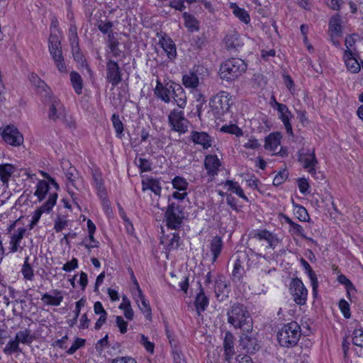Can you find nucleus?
I'll use <instances>...</instances> for the list:
<instances>
[{
    "mask_svg": "<svg viewBox=\"0 0 363 363\" xmlns=\"http://www.w3.org/2000/svg\"><path fill=\"white\" fill-rule=\"evenodd\" d=\"M276 109L279 113V118L282 121L287 134L293 135L292 125L290 123V120L293 117L291 112L286 104L279 102H276Z\"/></svg>",
    "mask_w": 363,
    "mask_h": 363,
    "instance_id": "nucleus-13",
    "label": "nucleus"
},
{
    "mask_svg": "<svg viewBox=\"0 0 363 363\" xmlns=\"http://www.w3.org/2000/svg\"><path fill=\"white\" fill-rule=\"evenodd\" d=\"M220 166V162L216 155H208L205 157L204 167L209 175H216Z\"/></svg>",
    "mask_w": 363,
    "mask_h": 363,
    "instance_id": "nucleus-19",
    "label": "nucleus"
},
{
    "mask_svg": "<svg viewBox=\"0 0 363 363\" xmlns=\"http://www.w3.org/2000/svg\"><path fill=\"white\" fill-rule=\"evenodd\" d=\"M142 190H150L156 196H160L162 192V186L159 179L153 177H147L142 180Z\"/></svg>",
    "mask_w": 363,
    "mask_h": 363,
    "instance_id": "nucleus-20",
    "label": "nucleus"
},
{
    "mask_svg": "<svg viewBox=\"0 0 363 363\" xmlns=\"http://www.w3.org/2000/svg\"><path fill=\"white\" fill-rule=\"evenodd\" d=\"M352 343L357 347L363 348V329L359 328L353 330Z\"/></svg>",
    "mask_w": 363,
    "mask_h": 363,
    "instance_id": "nucleus-50",
    "label": "nucleus"
},
{
    "mask_svg": "<svg viewBox=\"0 0 363 363\" xmlns=\"http://www.w3.org/2000/svg\"><path fill=\"white\" fill-rule=\"evenodd\" d=\"M135 162L137 164V166L138 167V168L140 169L141 172H149V171H151V169H152V163L147 159L142 158V157H139V158L136 157L135 160Z\"/></svg>",
    "mask_w": 363,
    "mask_h": 363,
    "instance_id": "nucleus-51",
    "label": "nucleus"
},
{
    "mask_svg": "<svg viewBox=\"0 0 363 363\" xmlns=\"http://www.w3.org/2000/svg\"><path fill=\"white\" fill-rule=\"evenodd\" d=\"M176 84L172 81L162 83L157 79L156 80V86L154 89V94L161 101L168 104L171 101L172 92Z\"/></svg>",
    "mask_w": 363,
    "mask_h": 363,
    "instance_id": "nucleus-9",
    "label": "nucleus"
},
{
    "mask_svg": "<svg viewBox=\"0 0 363 363\" xmlns=\"http://www.w3.org/2000/svg\"><path fill=\"white\" fill-rule=\"evenodd\" d=\"M228 323L235 329L244 333H251L253 321L247 307L241 303H234L227 311Z\"/></svg>",
    "mask_w": 363,
    "mask_h": 363,
    "instance_id": "nucleus-1",
    "label": "nucleus"
},
{
    "mask_svg": "<svg viewBox=\"0 0 363 363\" xmlns=\"http://www.w3.org/2000/svg\"><path fill=\"white\" fill-rule=\"evenodd\" d=\"M296 218L303 222L308 221L310 218L309 214L303 206L296 204L295 206V212H294Z\"/></svg>",
    "mask_w": 363,
    "mask_h": 363,
    "instance_id": "nucleus-48",
    "label": "nucleus"
},
{
    "mask_svg": "<svg viewBox=\"0 0 363 363\" xmlns=\"http://www.w3.org/2000/svg\"><path fill=\"white\" fill-rule=\"evenodd\" d=\"M91 175L93 179V185L96 190L98 196L107 194L101 172L99 169H94L92 170Z\"/></svg>",
    "mask_w": 363,
    "mask_h": 363,
    "instance_id": "nucleus-25",
    "label": "nucleus"
},
{
    "mask_svg": "<svg viewBox=\"0 0 363 363\" xmlns=\"http://www.w3.org/2000/svg\"><path fill=\"white\" fill-rule=\"evenodd\" d=\"M173 188L181 191H186L188 188L189 183L186 180L179 176H176L172 181Z\"/></svg>",
    "mask_w": 363,
    "mask_h": 363,
    "instance_id": "nucleus-46",
    "label": "nucleus"
},
{
    "mask_svg": "<svg viewBox=\"0 0 363 363\" xmlns=\"http://www.w3.org/2000/svg\"><path fill=\"white\" fill-rule=\"evenodd\" d=\"M57 199V191H55L54 193H51L49 195V197H48V199L47 200V201L44 204H43L41 206L38 208V209L43 213H50L52 211L54 206L55 205Z\"/></svg>",
    "mask_w": 363,
    "mask_h": 363,
    "instance_id": "nucleus-39",
    "label": "nucleus"
},
{
    "mask_svg": "<svg viewBox=\"0 0 363 363\" xmlns=\"http://www.w3.org/2000/svg\"><path fill=\"white\" fill-rule=\"evenodd\" d=\"M281 145V135L279 133H270L265 138L264 147L275 152Z\"/></svg>",
    "mask_w": 363,
    "mask_h": 363,
    "instance_id": "nucleus-29",
    "label": "nucleus"
},
{
    "mask_svg": "<svg viewBox=\"0 0 363 363\" xmlns=\"http://www.w3.org/2000/svg\"><path fill=\"white\" fill-rule=\"evenodd\" d=\"M235 337L232 333L227 332L225 335L223 340L224 354L225 359L227 362H230L234 356L235 347H234Z\"/></svg>",
    "mask_w": 363,
    "mask_h": 363,
    "instance_id": "nucleus-17",
    "label": "nucleus"
},
{
    "mask_svg": "<svg viewBox=\"0 0 363 363\" xmlns=\"http://www.w3.org/2000/svg\"><path fill=\"white\" fill-rule=\"evenodd\" d=\"M111 121L116 130L117 137L121 138V135L123 131V124L121 121L119 116L116 113L113 114Z\"/></svg>",
    "mask_w": 363,
    "mask_h": 363,
    "instance_id": "nucleus-54",
    "label": "nucleus"
},
{
    "mask_svg": "<svg viewBox=\"0 0 363 363\" xmlns=\"http://www.w3.org/2000/svg\"><path fill=\"white\" fill-rule=\"evenodd\" d=\"M4 352L7 355H11L16 352H22V350L19 347V343L16 340H11L8 342L6 347L4 348Z\"/></svg>",
    "mask_w": 363,
    "mask_h": 363,
    "instance_id": "nucleus-45",
    "label": "nucleus"
},
{
    "mask_svg": "<svg viewBox=\"0 0 363 363\" xmlns=\"http://www.w3.org/2000/svg\"><path fill=\"white\" fill-rule=\"evenodd\" d=\"M63 164V169H65V166L68 167V168L65 172L67 179L74 187L77 189V181L79 179V174L78 171L74 167L71 166L69 162H67V164L64 163Z\"/></svg>",
    "mask_w": 363,
    "mask_h": 363,
    "instance_id": "nucleus-34",
    "label": "nucleus"
},
{
    "mask_svg": "<svg viewBox=\"0 0 363 363\" xmlns=\"http://www.w3.org/2000/svg\"><path fill=\"white\" fill-rule=\"evenodd\" d=\"M191 139L194 143L201 145L203 149H208L212 145L211 137L205 132L192 131Z\"/></svg>",
    "mask_w": 363,
    "mask_h": 363,
    "instance_id": "nucleus-18",
    "label": "nucleus"
},
{
    "mask_svg": "<svg viewBox=\"0 0 363 363\" xmlns=\"http://www.w3.org/2000/svg\"><path fill=\"white\" fill-rule=\"evenodd\" d=\"M182 16L184 21V26L188 28L189 31L194 32L199 30V21L195 16L187 12H184Z\"/></svg>",
    "mask_w": 363,
    "mask_h": 363,
    "instance_id": "nucleus-32",
    "label": "nucleus"
},
{
    "mask_svg": "<svg viewBox=\"0 0 363 363\" xmlns=\"http://www.w3.org/2000/svg\"><path fill=\"white\" fill-rule=\"evenodd\" d=\"M242 271L243 267H242V262H241V257L238 256L236 259L234 266H233V270L232 273V276L233 277V279H237L239 281L242 276Z\"/></svg>",
    "mask_w": 363,
    "mask_h": 363,
    "instance_id": "nucleus-49",
    "label": "nucleus"
},
{
    "mask_svg": "<svg viewBox=\"0 0 363 363\" xmlns=\"http://www.w3.org/2000/svg\"><path fill=\"white\" fill-rule=\"evenodd\" d=\"M252 237L259 240H266L269 244V247L272 249H274L279 242V239L277 236L266 229L255 231Z\"/></svg>",
    "mask_w": 363,
    "mask_h": 363,
    "instance_id": "nucleus-14",
    "label": "nucleus"
},
{
    "mask_svg": "<svg viewBox=\"0 0 363 363\" xmlns=\"http://www.w3.org/2000/svg\"><path fill=\"white\" fill-rule=\"evenodd\" d=\"M199 292L196 294L194 305L196 308L197 313L199 315L201 312L206 310L209 303V299L204 292V289L200 281H198Z\"/></svg>",
    "mask_w": 363,
    "mask_h": 363,
    "instance_id": "nucleus-16",
    "label": "nucleus"
},
{
    "mask_svg": "<svg viewBox=\"0 0 363 363\" xmlns=\"http://www.w3.org/2000/svg\"><path fill=\"white\" fill-rule=\"evenodd\" d=\"M52 294H49L48 293L44 294L41 298L42 301L46 305L55 306H60L63 300L62 291L55 289L52 290Z\"/></svg>",
    "mask_w": 363,
    "mask_h": 363,
    "instance_id": "nucleus-21",
    "label": "nucleus"
},
{
    "mask_svg": "<svg viewBox=\"0 0 363 363\" xmlns=\"http://www.w3.org/2000/svg\"><path fill=\"white\" fill-rule=\"evenodd\" d=\"M168 123L171 130L179 134L188 131L189 121L184 117V112L178 109H173L168 116Z\"/></svg>",
    "mask_w": 363,
    "mask_h": 363,
    "instance_id": "nucleus-7",
    "label": "nucleus"
},
{
    "mask_svg": "<svg viewBox=\"0 0 363 363\" xmlns=\"http://www.w3.org/2000/svg\"><path fill=\"white\" fill-rule=\"evenodd\" d=\"M225 186H228L229 190L233 191L238 196H239L247 202L249 201L248 198L245 196L243 190L238 182H233L232 180H227L225 183Z\"/></svg>",
    "mask_w": 363,
    "mask_h": 363,
    "instance_id": "nucleus-42",
    "label": "nucleus"
},
{
    "mask_svg": "<svg viewBox=\"0 0 363 363\" xmlns=\"http://www.w3.org/2000/svg\"><path fill=\"white\" fill-rule=\"evenodd\" d=\"M328 32L339 36L342 35V18L338 13L330 17L328 22Z\"/></svg>",
    "mask_w": 363,
    "mask_h": 363,
    "instance_id": "nucleus-26",
    "label": "nucleus"
},
{
    "mask_svg": "<svg viewBox=\"0 0 363 363\" xmlns=\"http://www.w3.org/2000/svg\"><path fill=\"white\" fill-rule=\"evenodd\" d=\"M16 169V167L10 163H3L0 164V180L4 185H8Z\"/></svg>",
    "mask_w": 363,
    "mask_h": 363,
    "instance_id": "nucleus-23",
    "label": "nucleus"
},
{
    "mask_svg": "<svg viewBox=\"0 0 363 363\" xmlns=\"http://www.w3.org/2000/svg\"><path fill=\"white\" fill-rule=\"evenodd\" d=\"M231 96L226 91H220L210 101V106L215 116L220 118L227 113L230 107Z\"/></svg>",
    "mask_w": 363,
    "mask_h": 363,
    "instance_id": "nucleus-6",
    "label": "nucleus"
},
{
    "mask_svg": "<svg viewBox=\"0 0 363 363\" xmlns=\"http://www.w3.org/2000/svg\"><path fill=\"white\" fill-rule=\"evenodd\" d=\"M290 291L296 304L299 306L306 304L308 297V290L300 279H292L290 284Z\"/></svg>",
    "mask_w": 363,
    "mask_h": 363,
    "instance_id": "nucleus-8",
    "label": "nucleus"
},
{
    "mask_svg": "<svg viewBox=\"0 0 363 363\" xmlns=\"http://www.w3.org/2000/svg\"><path fill=\"white\" fill-rule=\"evenodd\" d=\"M70 81L76 94H81L83 89V80L81 75L75 71L71 72Z\"/></svg>",
    "mask_w": 363,
    "mask_h": 363,
    "instance_id": "nucleus-38",
    "label": "nucleus"
},
{
    "mask_svg": "<svg viewBox=\"0 0 363 363\" xmlns=\"http://www.w3.org/2000/svg\"><path fill=\"white\" fill-rule=\"evenodd\" d=\"M160 45L163 50L166 52L167 57L169 59H174L177 56L176 46L171 38H162L160 39Z\"/></svg>",
    "mask_w": 363,
    "mask_h": 363,
    "instance_id": "nucleus-30",
    "label": "nucleus"
},
{
    "mask_svg": "<svg viewBox=\"0 0 363 363\" xmlns=\"http://www.w3.org/2000/svg\"><path fill=\"white\" fill-rule=\"evenodd\" d=\"M230 7L233 9V14L242 22L248 24L250 22L249 13L244 9L240 8L235 3H230Z\"/></svg>",
    "mask_w": 363,
    "mask_h": 363,
    "instance_id": "nucleus-35",
    "label": "nucleus"
},
{
    "mask_svg": "<svg viewBox=\"0 0 363 363\" xmlns=\"http://www.w3.org/2000/svg\"><path fill=\"white\" fill-rule=\"evenodd\" d=\"M339 308L345 318L351 317L350 305L345 299H341L339 302Z\"/></svg>",
    "mask_w": 363,
    "mask_h": 363,
    "instance_id": "nucleus-63",
    "label": "nucleus"
},
{
    "mask_svg": "<svg viewBox=\"0 0 363 363\" xmlns=\"http://www.w3.org/2000/svg\"><path fill=\"white\" fill-rule=\"evenodd\" d=\"M3 140L9 145L18 147L23 143V135L14 125H7L2 133Z\"/></svg>",
    "mask_w": 363,
    "mask_h": 363,
    "instance_id": "nucleus-12",
    "label": "nucleus"
},
{
    "mask_svg": "<svg viewBox=\"0 0 363 363\" xmlns=\"http://www.w3.org/2000/svg\"><path fill=\"white\" fill-rule=\"evenodd\" d=\"M343 60L347 69L352 73H357L360 71L361 67L356 58L353 57L352 51L345 50Z\"/></svg>",
    "mask_w": 363,
    "mask_h": 363,
    "instance_id": "nucleus-24",
    "label": "nucleus"
},
{
    "mask_svg": "<svg viewBox=\"0 0 363 363\" xmlns=\"http://www.w3.org/2000/svg\"><path fill=\"white\" fill-rule=\"evenodd\" d=\"M247 69V64L240 58L232 57L226 60L220 66L219 74L227 82L238 79Z\"/></svg>",
    "mask_w": 363,
    "mask_h": 363,
    "instance_id": "nucleus-2",
    "label": "nucleus"
},
{
    "mask_svg": "<svg viewBox=\"0 0 363 363\" xmlns=\"http://www.w3.org/2000/svg\"><path fill=\"white\" fill-rule=\"evenodd\" d=\"M49 189L50 186L48 182L45 180H40L37 184L35 196L38 198L39 201H42L45 199Z\"/></svg>",
    "mask_w": 363,
    "mask_h": 363,
    "instance_id": "nucleus-40",
    "label": "nucleus"
},
{
    "mask_svg": "<svg viewBox=\"0 0 363 363\" xmlns=\"http://www.w3.org/2000/svg\"><path fill=\"white\" fill-rule=\"evenodd\" d=\"M57 70L62 74L67 72V65L62 52L51 55Z\"/></svg>",
    "mask_w": 363,
    "mask_h": 363,
    "instance_id": "nucleus-41",
    "label": "nucleus"
},
{
    "mask_svg": "<svg viewBox=\"0 0 363 363\" xmlns=\"http://www.w3.org/2000/svg\"><path fill=\"white\" fill-rule=\"evenodd\" d=\"M60 104V101L57 99H53L51 101V105L50 106V111L48 117L50 120L56 121L58 118V115L57 114V106Z\"/></svg>",
    "mask_w": 363,
    "mask_h": 363,
    "instance_id": "nucleus-62",
    "label": "nucleus"
},
{
    "mask_svg": "<svg viewBox=\"0 0 363 363\" xmlns=\"http://www.w3.org/2000/svg\"><path fill=\"white\" fill-rule=\"evenodd\" d=\"M182 82L186 88L195 89L199 86V79L196 72H190L183 76Z\"/></svg>",
    "mask_w": 363,
    "mask_h": 363,
    "instance_id": "nucleus-36",
    "label": "nucleus"
},
{
    "mask_svg": "<svg viewBox=\"0 0 363 363\" xmlns=\"http://www.w3.org/2000/svg\"><path fill=\"white\" fill-rule=\"evenodd\" d=\"M301 335V326L296 321H291L279 330L277 340L281 347L291 348L297 345Z\"/></svg>",
    "mask_w": 363,
    "mask_h": 363,
    "instance_id": "nucleus-3",
    "label": "nucleus"
},
{
    "mask_svg": "<svg viewBox=\"0 0 363 363\" xmlns=\"http://www.w3.org/2000/svg\"><path fill=\"white\" fill-rule=\"evenodd\" d=\"M181 245L180 237L178 233H174L172 238L167 244V249L169 250H177Z\"/></svg>",
    "mask_w": 363,
    "mask_h": 363,
    "instance_id": "nucleus-60",
    "label": "nucleus"
},
{
    "mask_svg": "<svg viewBox=\"0 0 363 363\" xmlns=\"http://www.w3.org/2000/svg\"><path fill=\"white\" fill-rule=\"evenodd\" d=\"M140 297L142 298V301L140 303H138V307L141 312L145 315V318L148 320H151L152 318V310L150 306L148 301L145 298L143 293H140Z\"/></svg>",
    "mask_w": 363,
    "mask_h": 363,
    "instance_id": "nucleus-43",
    "label": "nucleus"
},
{
    "mask_svg": "<svg viewBox=\"0 0 363 363\" xmlns=\"http://www.w3.org/2000/svg\"><path fill=\"white\" fill-rule=\"evenodd\" d=\"M68 225V220L65 216H57L55 219L54 230L56 233L61 232Z\"/></svg>",
    "mask_w": 363,
    "mask_h": 363,
    "instance_id": "nucleus-53",
    "label": "nucleus"
},
{
    "mask_svg": "<svg viewBox=\"0 0 363 363\" xmlns=\"http://www.w3.org/2000/svg\"><path fill=\"white\" fill-rule=\"evenodd\" d=\"M70 46L74 60L78 62H82L84 60V55L80 50L79 43L71 44Z\"/></svg>",
    "mask_w": 363,
    "mask_h": 363,
    "instance_id": "nucleus-57",
    "label": "nucleus"
},
{
    "mask_svg": "<svg viewBox=\"0 0 363 363\" xmlns=\"http://www.w3.org/2000/svg\"><path fill=\"white\" fill-rule=\"evenodd\" d=\"M28 261L29 257H26L22 266L21 273L25 279L32 281L34 278V272Z\"/></svg>",
    "mask_w": 363,
    "mask_h": 363,
    "instance_id": "nucleus-44",
    "label": "nucleus"
},
{
    "mask_svg": "<svg viewBox=\"0 0 363 363\" xmlns=\"http://www.w3.org/2000/svg\"><path fill=\"white\" fill-rule=\"evenodd\" d=\"M68 38L70 45L74 43H79V37L77 33V27L76 26L75 21H73L72 23H70L69 32H68Z\"/></svg>",
    "mask_w": 363,
    "mask_h": 363,
    "instance_id": "nucleus-52",
    "label": "nucleus"
},
{
    "mask_svg": "<svg viewBox=\"0 0 363 363\" xmlns=\"http://www.w3.org/2000/svg\"><path fill=\"white\" fill-rule=\"evenodd\" d=\"M87 229L89 233V240L90 241H93L95 244H88L87 240L84 239L82 241V245H84V247L88 250H90L91 248L99 247V242L96 241L94 237V234L96 231V225L90 219L87 220Z\"/></svg>",
    "mask_w": 363,
    "mask_h": 363,
    "instance_id": "nucleus-31",
    "label": "nucleus"
},
{
    "mask_svg": "<svg viewBox=\"0 0 363 363\" xmlns=\"http://www.w3.org/2000/svg\"><path fill=\"white\" fill-rule=\"evenodd\" d=\"M239 346L247 353L250 354H255L260 349L258 340L257 337L252 334V332H242L240 337Z\"/></svg>",
    "mask_w": 363,
    "mask_h": 363,
    "instance_id": "nucleus-11",
    "label": "nucleus"
},
{
    "mask_svg": "<svg viewBox=\"0 0 363 363\" xmlns=\"http://www.w3.org/2000/svg\"><path fill=\"white\" fill-rule=\"evenodd\" d=\"M184 208L179 203H169L164 212L167 226L173 230L179 229L184 218Z\"/></svg>",
    "mask_w": 363,
    "mask_h": 363,
    "instance_id": "nucleus-5",
    "label": "nucleus"
},
{
    "mask_svg": "<svg viewBox=\"0 0 363 363\" xmlns=\"http://www.w3.org/2000/svg\"><path fill=\"white\" fill-rule=\"evenodd\" d=\"M220 130L224 133L235 135L239 137L243 135L242 130L236 125H223Z\"/></svg>",
    "mask_w": 363,
    "mask_h": 363,
    "instance_id": "nucleus-55",
    "label": "nucleus"
},
{
    "mask_svg": "<svg viewBox=\"0 0 363 363\" xmlns=\"http://www.w3.org/2000/svg\"><path fill=\"white\" fill-rule=\"evenodd\" d=\"M48 48L50 55L62 52L61 42L57 35L50 33L48 39Z\"/></svg>",
    "mask_w": 363,
    "mask_h": 363,
    "instance_id": "nucleus-33",
    "label": "nucleus"
},
{
    "mask_svg": "<svg viewBox=\"0 0 363 363\" xmlns=\"http://www.w3.org/2000/svg\"><path fill=\"white\" fill-rule=\"evenodd\" d=\"M288 177L289 172L287 170L284 169L279 172L274 178L273 185L278 186L282 184L287 179Z\"/></svg>",
    "mask_w": 363,
    "mask_h": 363,
    "instance_id": "nucleus-56",
    "label": "nucleus"
},
{
    "mask_svg": "<svg viewBox=\"0 0 363 363\" xmlns=\"http://www.w3.org/2000/svg\"><path fill=\"white\" fill-rule=\"evenodd\" d=\"M225 48L229 51H237L243 45L240 36L236 31L228 33L224 38Z\"/></svg>",
    "mask_w": 363,
    "mask_h": 363,
    "instance_id": "nucleus-15",
    "label": "nucleus"
},
{
    "mask_svg": "<svg viewBox=\"0 0 363 363\" xmlns=\"http://www.w3.org/2000/svg\"><path fill=\"white\" fill-rule=\"evenodd\" d=\"M106 81L115 87L122 81V71L117 62L109 59L106 62Z\"/></svg>",
    "mask_w": 363,
    "mask_h": 363,
    "instance_id": "nucleus-10",
    "label": "nucleus"
},
{
    "mask_svg": "<svg viewBox=\"0 0 363 363\" xmlns=\"http://www.w3.org/2000/svg\"><path fill=\"white\" fill-rule=\"evenodd\" d=\"M15 338L18 343L21 342L26 345L31 344L35 339L34 336L31 333V330L27 328L23 330L18 331L16 334Z\"/></svg>",
    "mask_w": 363,
    "mask_h": 363,
    "instance_id": "nucleus-37",
    "label": "nucleus"
},
{
    "mask_svg": "<svg viewBox=\"0 0 363 363\" xmlns=\"http://www.w3.org/2000/svg\"><path fill=\"white\" fill-rule=\"evenodd\" d=\"M113 24L111 21H99L97 24L98 29L104 34H108L112 32Z\"/></svg>",
    "mask_w": 363,
    "mask_h": 363,
    "instance_id": "nucleus-58",
    "label": "nucleus"
},
{
    "mask_svg": "<svg viewBox=\"0 0 363 363\" xmlns=\"http://www.w3.org/2000/svg\"><path fill=\"white\" fill-rule=\"evenodd\" d=\"M85 345V340L77 337L72 345V346L67 350V354H73L78 349L84 347Z\"/></svg>",
    "mask_w": 363,
    "mask_h": 363,
    "instance_id": "nucleus-59",
    "label": "nucleus"
},
{
    "mask_svg": "<svg viewBox=\"0 0 363 363\" xmlns=\"http://www.w3.org/2000/svg\"><path fill=\"white\" fill-rule=\"evenodd\" d=\"M298 161L301 164L302 167L307 170L313 177L316 179H323V175L320 172L316 171V167L318 164V161L315 154V150L302 148L298 151Z\"/></svg>",
    "mask_w": 363,
    "mask_h": 363,
    "instance_id": "nucleus-4",
    "label": "nucleus"
},
{
    "mask_svg": "<svg viewBox=\"0 0 363 363\" xmlns=\"http://www.w3.org/2000/svg\"><path fill=\"white\" fill-rule=\"evenodd\" d=\"M210 251L213 255L212 261L215 262L223 248V241L220 236H214L209 243Z\"/></svg>",
    "mask_w": 363,
    "mask_h": 363,
    "instance_id": "nucleus-22",
    "label": "nucleus"
},
{
    "mask_svg": "<svg viewBox=\"0 0 363 363\" xmlns=\"http://www.w3.org/2000/svg\"><path fill=\"white\" fill-rule=\"evenodd\" d=\"M172 98L174 103L180 108H184L186 104V96L184 89L179 84H176L172 92Z\"/></svg>",
    "mask_w": 363,
    "mask_h": 363,
    "instance_id": "nucleus-27",
    "label": "nucleus"
},
{
    "mask_svg": "<svg viewBox=\"0 0 363 363\" xmlns=\"http://www.w3.org/2000/svg\"><path fill=\"white\" fill-rule=\"evenodd\" d=\"M29 79L30 82L38 89V91H46V89L48 88L46 83L36 74L32 73Z\"/></svg>",
    "mask_w": 363,
    "mask_h": 363,
    "instance_id": "nucleus-47",
    "label": "nucleus"
},
{
    "mask_svg": "<svg viewBox=\"0 0 363 363\" xmlns=\"http://www.w3.org/2000/svg\"><path fill=\"white\" fill-rule=\"evenodd\" d=\"M206 43V38L203 34L201 35H197L192 38V45L196 47L199 50H201Z\"/></svg>",
    "mask_w": 363,
    "mask_h": 363,
    "instance_id": "nucleus-64",
    "label": "nucleus"
},
{
    "mask_svg": "<svg viewBox=\"0 0 363 363\" xmlns=\"http://www.w3.org/2000/svg\"><path fill=\"white\" fill-rule=\"evenodd\" d=\"M26 232V229L25 228H18L17 231L11 236V240L9 242L10 252H16L18 250V248L20 247V243L23 238Z\"/></svg>",
    "mask_w": 363,
    "mask_h": 363,
    "instance_id": "nucleus-28",
    "label": "nucleus"
},
{
    "mask_svg": "<svg viewBox=\"0 0 363 363\" xmlns=\"http://www.w3.org/2000/svg\"><path fill=\"white\" fill-rule=\"evenodd\" d=\"M140 343L143 345V347L148 352L153 354L155 350V344L149 341L148 337L145 335H140Z\"/></svg>",
    "mask_w": 363,
    "mask_h": 363,
    "instance_id": "nucleus-61",
    "label": "nucleus"
}]
</instances>
